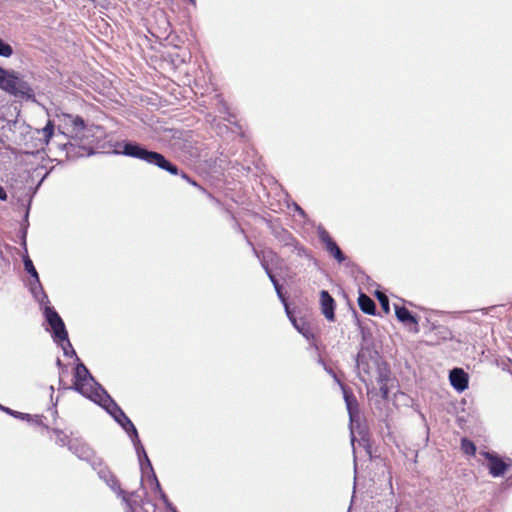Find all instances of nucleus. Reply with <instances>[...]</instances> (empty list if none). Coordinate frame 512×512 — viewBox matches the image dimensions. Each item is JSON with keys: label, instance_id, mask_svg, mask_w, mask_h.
I'll return each mask as SVG.
<instances>
[{"label": "nucleus", "instance_id": "14", "mask_svg": "<svg viewBox=\"0 0 512 512\" xmlns=\"http://www.w3.org/2000/svg\"><path fill=\"white\" fill-rule=\"evenodd\" d=\"M23 262H24V268H25L26 272L28 274H30L31 277H33L37 282H39V275L33 265L32 260L28 256H26L24 258Z\"/></svg>", "mask_w": 512, "mask_h": 512}, {"label": "nucleus", "instance_id": "3", "mask_svg": "<svg viewBox=\"0 0 512 512\" xmlns=\"http://www.w3.org/2000/svg\"><path fill=\"white\" fill-rule=\"evenodd\" d=\"M0 89L12 95H31L33 90L30 85L20 78L17 73L5 70L4 75H0Z\"/></svg>", "mask_w": 512, "mask_h": 512}, {"label": "nucleus", "instance_id": "22", "mask_svg": "<svg viewBox=\"0 0 512 512\" xmlns=\"http://www.w3.org/2000/svg\"><path fill=\"white\" fill-rule=\"evenodd\" d=\"M187 182H188V183H190V184H191V185H193V186L200 187V186L197 184V182H196V181H194V180H193V179H191V178H189V179L187 180Z\"/></svg>", "mask_w": 512, "mask_h": 512}, {"label": "nucleus", "instance_id": "13", "mask_svg": "<svg viewBox=\"0 0 512 512\" xmlns=\"http://www.w3.org/2000/svg\"><path fill=\"white\" fill-rule=\"evenodd\" d=\"M461 450L463 451L464 454L468 455V456H474L476 454V446L475 444L467 439V438H462L461 439Z\"/></svg>", "mask_w": 512, "mask_h": 512}, {"label": "nucleus", "instance_id": "11", "mask_svg": "<svg viewBox=\"0 0 512 512\" xmlns=\"http://www.w3.org/2000/svg\"><path fill=\"white\" fill-rule=\"evenodd\" d=\"M358 305L362 312L375 315L376 305L375 302L365 293H360L358 297Z\"/></svg>", "mask_w": 512, "mask_h": 512}, {"label": "nucleus", "instance_id": "23", "mask_svg": "<svg viewBox=\"0 0 512 512\" xmlns=\"http://www.w3.org/2000/svg\"><path fill=\"white\" fill-rule=\"evenodd\" d=\"M187 182H188V183H190V184H191V185H193V186L200 187V186L197 184V182H196V181H194V180H193V179H191V178H189V179L187 180Z\"/></svg>", "mask_w": 512, "mask_h": 512}, {"label": "nucleus", "instance_id": "25", "mask_svg": "<svg viewBox=\"0 0 512 512\" xmlns=\"http://www.w3.org/2000/svg\"><path fill=\"white\" fill-rule=\"evenodd\" d=\"M508 328L510 331H512V319L508 322Z\"/></svg>", "mask_w": 512, "mask_h": 512}, {"label": "nucleus", "instance_id": "24", "mask_svg": "<svg viewBox=\"0 0 512 512\" xmlns=\"http://www.w3.org/2000/svg\"><path fill=\"white\" fill-rule=\"evenodd\" d=\"M181 177L186 181L190 178L185 172L181 173Z\"/></svg>", "mask_w": 512, "mask_h": 512}, {"label": "nucleus", "instance_id": "20", "mask_svg": "<svg viewBox=\"0 0 512 512\" xmlns=\"http://www.w3.org/2000/svg\"><path fill=\"white\" fill-rule=\"evenodd\" d=\"M8 198V195L5 191V189L0 185V200L6 201Z\"/></svg>", "mask_w": 512, "mask_h": 512}, {"label": "nucleus", "instance_id": "18", "mask_svg": "<svg viewBox=\"0 0 512 512\" xmlns=\"http://www.w3.org/2000/svg\"><path fill=\"white\" fill-rule=\"evenodd\" d=\"M263 266H264V268H265V270H266V272H267V274H268V276H269V278H270L271 282L273 283V285H274V287H275V289H276V291H277L278 295L281 297V296H282V294H281V286H280V284H279L278 280H277V279H276V277L272 274V272H271V270L269 269L268 265L264 264Z\"/></svg>", "mask_w": 512, "mask_h": 512}, {"label": "nucleus", "instance_id": "5", "mask_svg": "<svg viewBox=\"0 0 512 512\" xmlns=\"http://www.w3.org/2000/svg\"><path fill=\"white\" fill-rule=\"evenodd\" d=\"M480 455H482L488 461L487 468L490 475L493 477L503 476L510 467V464L506 463L495 452L481 451Z\"/></svg>", "mask_w": 512, "mask_h": 512}, {"label": "nucleus", "instance_id": "27", "mask_svg": "<svg viewBox=\"0 0 512 512\" xmlns=\"http://www.w3.org/2000/svg\"><path fill=\"white\" fill-rule=\"evenodd\" d=\"M63 350H64L65 354H68L66 347H63Z\"/></svg>", "mask_w": 512, "mask_h": 512}, {"label": "nucleus", "instance_id": "19", "mask_svg": "<svg viewBox=\"0 0 512 512\" xmlns=\"http://www.w3.org/2000/svg\"><path fill=\"white\" fill-rule=\"evenodd\" d=\"M19 415H21V418H24L23 414L19 413ZM25 417L28 420H34L35 423H37V424H42V416H35V419H32V417L29 414H25Z\"/></svg>", "mask_w": 512, "mask_h": 512}, {"label": "nucleus", "instance_id": "8", "mask_svg": "<svg viewBox=\"0 0 512 512\" xmlns=\"http://www.w3.org/2000/svg\"><path fill=\"white\" fill-rule=\"evenodd\" d=\"M320 304L323 315L328 320L333 321L335 317V301L326 290H322L320 292Z\"/></svg>", "mask_w": 512, "mask_h": 512}, {"label": "nucleus", "instance_id": "2", "mask_svg": "<svg viewBox=\"0 0 512 512\" xmlns=\"http://www.w3.org/2000/svg\"><path fill=\"white\" fill-rule=\"evenodd\" d=\"M121 153L125 156L136 158L145 161L148 164L155 165L172 175L179 174L178 167L168 161L161 153L149 151L137 143L124 142L122 145Z\"/></svg>", "mask_w": 512, "mask_h": 512}, {"label": "nucleus", "instance_id": "17", "mask_svg": "<svg viewBox=\"0 0 512 512\" xmlns=\"http://www.w3.org/2000/svg\"><path fill=\"white\" fill-rule=\"evenodd\" d=\"M13 54L11 45L0 39V56L10 57Z\"/></svg>", "mask_w": 512, "mask_h": 512}, {"label": "nucleus", "instance_id": "1", "mask_svg": "<svg viewBox=\"0 0 512 512\" xmlns=\"http://www.w3.org/2000/svg\"><path fill=\"white\" fill-rule=\"evenodd\" d=\"M73 388L83 396L102 405H105L104 402L109 401L112 408L110 409L107 406V410L127 433H131V436L138 440V432L132 421L110 396L100 388L83 363H79L75 367Z\"/></svg>", "mask_w": 512, "mask_h": 512}, {"label": "nucleus", "instance_id": "6", "mask_svg": "<svg viewBox=\"0 0 512 512\" xmlns=\"http://www.w3.org/2000/svg\"><path fill=\"white\" fill-rule=\"evenodd\" d=\"M62 121L64 128L68 130L73 136H80L85 130V122L82 117L70 114H63Z\"/></svg>", "mask_w": 512, "mask_h": 512}, {"label": "nucleus", "instance_id": "15", "mask_svg": "<svg viewBox=\"0 0 512 512\" xmlns=\"http://www.w3.org/2000/svg\"><path fill=\"white\" fill-rule=\"evenodd\" d=\"M42 135L46 143L50 141V139L54 135V124L52 121H48L46 126L42 129Z\"/></svg>", "mask_w": 512, "mask_h": 512}, {"label": "nucleus", "instance_id": "28", "mask_svg": "<svg viewBox=\"0 0 512 512\" xmlns=\"http://www.w3.org/2000/svg\"><path fill=\"white\" fill-rule=\"evenodd\" d=\"M346 400H348V398H347V397H346ZM347 405H348V407L350 408V402H349V401H347Z\"/></svg>", "mask_w": 512, "mask_h": 512}, {"label": "nucleus", "instance_id": "10", "mask_svg": "<svg viewBox=\"0 0 512 512\" xmlns=\"http://www.w3.org/2000/svg\"><path fill=\"white\" fill-rule=\"evenodd\" d=\"M394 308H395V315L397 317V319L408 325V324H413L415 326L418 325V320L416 319L415 316H413L411 314V312L404 306H399V305H394Z\"/></svg>", "mask_w": 512, "mask_h": 512}, {"label": "nucleus", "instance_id": "26", "mask_svg": "<svg viewBox=\"0 0 512 512\" xmlns=\"http://www.w3.org/2000/svg\"><path fill=\"white\" fill-rule=\"evenodd\" d=\"M4 73H5V69L0 67V75H4Z\"/></svg>", "mask_w": 512, "mask_h": 512}, {"label": "nucleus", "instance_id": "7", "mask_svg": "<svg viewBox=\"0 0 512 512\" xmlns=\"http://www.w3.org/2000/svg\"><path fill=\"white\" fill-rule=\"evenodd\" d=\"M319 238L321 242L324 244L326 250L339 262L342 263L345 260V257L337 245V243L333 240L330 234L326 230H321L319 232Z\"/></svg>", "mask_w": 512, "mask_h": 512}, {"label": "nucleus", "instance_id": "4", "mask_svg": "<svg viewBox=\"0 0 512 512\" xmlns=\"http://www.w3.org/2000/svg\"><path fill=\"white\" fill-rule=\"evenodd\" d=\"M46 319L53 330V336L56 341H66L69 348L72 349V345L68 339V333L65 325L59 314L52 308H46L45 311Z\"/></svg>", "mask_w": 512, "mask_h": 512}, {"label": "nucleus", "instance_id": "21", "mask_svg": "<svg viewBox=\"0 0 512 512\" xmlns=\"http://www.w3.org/2000/svg\"><path fill=\"white\" fill-rule=\"evenodd\" d=\"M380 390H381V392L383 393V396H384V397H387L388 389H387V387H386V384H385V383H383V384H382V386L380 387Z\"/></svg>", "mask_w": 512, "mask_h": 512}, {"label": "nucleus", "instance_id": "12", "mask_svg": "<svg viewBox=\"0 0 512 512\" xmlns=\"http://www.w3.org/2000/svg\"><path fill=\"white\" fill-rule=\"evenodd\" d=\"M51 432L55 436V443L59 446H66L69 444V436L62 430L53 428Z\"/></svg>", "mask_w": 512, "mask_h": 512}, {"label": "nucleus", "instance_id": "16", "mask_svg": "<svg viewBox=\"0 0 512 512\" xmlns=\"http://www.w3.org/2000/svg\"><path fill=\"white\" fill-rule=\"evenodd\" d=\"M376 296L378 298V301L383 309V311L388 314L390 312V306H389V298L386 294L383 292H377Z\"/></svg>", "mask_w": 512, "mask_h": 512}, {"label": "nucleus", "instance_id": "9", "mask_svg": "<svg viewBox=\"0 0 512 512\" xmlns=\"http://www.w3.org/2000/svg\"><path fill=\"white\" fill-rule=\"evenodd\" d=\"M449 378L451 385L458 391H463L468 387V375L461 368L453 369Z\"/></svg>", "mask_w": 512, "mask_h": 512}]
</instances>
